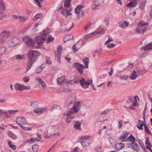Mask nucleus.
<instances>
[{
  "label": "nucleus",
  "mask_w": 152,
  "mask_h": 152,
  "mask_svg": "<svg viewBox=\"0 0 152 152\" xmlns=\"http://www.w3.org/2000/svg\"><path fill=\"white\" fill-rule=\"evenodd\" d=\"M29 78L27 77H23V80L25 82H27L29 81Z\"/></svg>",
  "instance_id": "nucleus-59"
},
{
  "label": "nucleus",
  "mask_w": 152,
  "mask_h": 152,
  "mask_svg": "<svg viewBox=\"0 0 152 152\" xmlns=\"http://www.w3.org/2000/svg\"><path fill=\"white\" fill-rule=\"evenodd\" d=\"M54 39V38H53L52 36L49 35L48 38L47 42L48 43V42H49L52 41Z\"/></svg>",
  "instance_id": "nucleus-50"
},
{
  "label": "nucleus",
  "mask_w": 152,
  "mask_h": 152,
  "mask_svg": "<svg viewBox=\"0 0 152 152\" xmlns=\"http://www.w3.org/2000/svg\"><path fill=\"white\" fill-rule=\"evenodd\" d=\"M29 87H27L23 85H21L20 84L17 83L15 85V89L17 90H18L19 91H22L25 90L26 89H29Z\"/></svg>",
  "instance_id": "nucleus-11"
},
{
  "label": "nucleus",
  "mask_w": 152,
  "mask_h": 152,
  "mask_svg": "<svg viewBox=\"0 0 152 152\" xmlns=\"http://www.w3.org/2000/svg\"><path fill=\"white\" fill-rule=\"evenodd\" d=\"M148 26V24L143 21H141L136 27V30L139 33L142 34L144 32Z\"/></svg>",
  "instance_id": "nucleus-3"
},
{
  "label": "nucleus",
  "mask_w": 152,
  "mask_h": 152,
  "mask_svg": "<svg viewBox=\"0 0 152 152\" xmlns=\"http://www.w3.org/2000/svg\"><path fill=\"white\" fill-rule=\"evenodd\" d=\"M20 18H19V20H20L22 22L25 21L26 20V18H25L24 16H20Z\"/></svg>",
  "instance_id": "nucleus-60"
},
{
  "label": "nucleus",
  "mask_w": 152,
  "mask_h": 152,
  "mask_svg": "<svg viewBox=\"0 0 152 152\" xmlns=\"http://www.w3.org/2000/svg\"><path fill=\"white\" fill-rule=\"evenodd\" d=\"M109 21V19L108 18H106L104 21V23L106 25L108 26Z\"/></svg>",
  "instance_id": "nucleus-63"
},
{
  "label": "nucleus",
  "mask_w": 152,
  "mask_h": 152,
  "mask_svg": "<svg viewBox=\"0 0 152 152\" xmlns=\"http://www.w3.org/2000/svg\"><path fill=\"white\" fill-rule=\"evenodd\" d=\"M45 66V64H43L41 65L40 66H39L37 67L35 69V72L37 73H40L41 72L44 68Z\"/></svg>",
  "instance_id": "nucleus-18"
},
{
  "label": "nucleus",
  "mask_w": 152,
  "mask_h": 152,
  "mask_svg": "<svg viewBox=\"0 0 152 152\" xmlns=\"http://www.w3.org/2000/svg\"><path fill=\"white\" fill-rule=\"evenodd\" d=\"M17 123L20 126V125H25L27 124L26 119L22 117H18L16 119Z\"/></svg>",
  "instance_id": "nucleus-9"
},
{
  "label": "nucleus",
  "mask_w": 152,
  "mask_h": 152,
  "mask_svg": "<svg viewBox=\"0 0 152 152\" xmlns=\"http://www.w3.org/2000/svg\"><path fill=\"white\" fill-rule=\"evenodd\" d=\"M119 26L121 28H125L129 25V23L127 21H124V22H119L118 23Z\"/></svg>",
  "instance_id": "nucleus-14"
},
{
  "label": "nucleus",
  "mask_w": 152,
  "mask_h": 152,
  "mask_svg": "<svg viewBox=\"0 0 152 152\" xmlns=\"http://www.w3.org/2000/svg\"><path fill=\"white\" fill-rule=\"evenodd\" d=\"M129 141L131 142V144H133L135 143V138L131 134L127 138V141Z\"/></svg>",
  "instance_id": "nucleus-25"
},
{
  "label": "nucleus",
  "mask_w": 152,
  "mask_h": 152,
  "mask_svg": "<svg viewBox=\"0 0 152 152\" xmlns=\"http://www.w3.org/2000/svg\"><path fill=\"white\" fill-rule=\"evenodd\" d=\"M108 140L111 144L113 145L115 143L116 140L115 139L111 137H109L108 138Z\"/></svg>",
  "instance_id": "nucleus-45"
},
{
  "label": "nucleus",
  "mask_w": 152,
  "mask_h": 152,
  "mask_svg": "<svg viewBox=\"0 0 152 152\" xmlns=\"http://www.w3.org/2000/svg\"><path fill=\"white\" fill-rule=\"evenodd\" d=\"M128 76L127 75H121L120 76V78L123 79V80H127V79H128Z\"/></svg>",
  "instance_id": "nucleus-57"
},
{
  "label": "nucleus",
  "mask_w": 152,
  "mask_h": 152,
  "mask_svg": "<svg viewBox=\"0 0 152 152\" xmlns=\"http://www.w3.org/2000/svg\"><path fill=\"white\" fill-rule=\"evenodd\" d=\"M72 10V8H70L69 10L67 9H64V10L65 11V12L66 14V16H68L69 15H72V14L71 13V12Z\"/></svg>",
  "instance_id": "nucleus-39"
},
{
  "label": "nucleus",
  "mask_w": 152,
  "mask_h": 152,
  "mask_svg": "<svg viewBox=\"0 0 152 152\" xmlns=\"http://www.w3.org/2000/svg\"><path fill=\"white\" fill-rule=\"evenodd\" d=\"M69 112L66 114V115L68 116L67 117L66 121L68 123H69L70 122L71 120L74 117V116H71L72 114H70V115H68Z\"/></svg>",
  "instance_id": "nucleus-34"
},
{
  "label": "nucleus",
  "mask_w": 152,
  "mask_h": 152,
  "mask_svg": "<svg viewBox=\"0 0 152 152\" xmlns=\"http://www.w3.org/2000/svg\"><path fill=\"white\" fill-rule=\"evenodd\" d=\"M79 82L80 85L83 89H86L89 86L92 84L93 86V81L91 79H85L83 78H81L79 80Z\"/></svg>",
  "instance_id": "nucleus-4"
},
{
  "label": "nucleus",
  "mask_w": 152,
  "mask_h": 152,
  "mask_svg": "<svg viewBox=\"0 0 152 152\" xmlns=\"http://www.w3.org/2000/svg\"><path fill=\"white\" fill-rule=\"evenodd\" d=\"M129 133H126L121 135L119 138V140H121V142L127 141V137L129 135Z\"/></svg>",
  "instance_id": "nucleus-16"
},
{
  "label": "nucleus",
  "mask_w": 152,
  "mask_h": 152,
  "mask_svg": "<svg viewBox=\"0 0 152 152\" xmlns=\"http://www.w3.org/2000/svg\"><path fill=\"white\" fill-rule=\"evenodd\" d=\"M118 122L119 124L118 128L120 129L121 127L122 124V121L121 120H118Z\"/></svg>",
  "instance_id": "nucleus-64"
},
{
  "label": "nucleus",
  "mask_w": 152,
  "mask_h": 152,
  "mask_svg": "<svg viewBox=\"0 0 152 152\" xmlns=\"http://www.w3.org/2000/svg\"><path fill=\"white\" fill-rule=\"evenodd\" d=\"M137 76V75L136 71L134 70L132 74L130 75V78L132 80H135L136 79Z\"/></svg>",
  "instance_id": "nucleus-29"
},
{
  "label": "nucleus",
  "mask_w": 152,
  "mask_h": 152,
  "mask_svg": "<svg viewBox=\"0 0 152 152\" xmlns=\"http://www.w3.org/2000/svg\"><path fill=\"white\" fill-rule=\"evenodd\" d=\"M38 52L35 50H31L28 53V64L26 72H28L31 69L33 64L35 62L38 56Z\"/></svg>",
  "instance_id": "nucleus-1"
},
{
  "label": "nucleus",
  "mask_w": 152,
  "mask_h": 152,
  "mask_svg": "<svg viewBox=\"0 0 152 152\" xmlns=\"http://www.w3.org/2000/svg\"><path fill=\"white\" fill-rule=\"evenodd\" d=\"M113 41V39H112V38H110L108 39L105 42V44L107 45L109 43L111 42V41Z\"/></svg>",
  "instance_id": "nucleus-61"
},
{
  "label": "nucleus",
  "mask_w": 152,
  "mask_h": 152,
  "mask_svg": "<svg viewBox=\"0 0 152 152\" xmlns=\"http://www.w3.org/2000/svg\"><path fill=\"white\" fill-rule=\"evenodd\" d=\"M105 30L103 29H100L97 31H95L92 33H91V34H93L94 35H96L97 34H102L104 33Z\"/></svg>",
  "instance_id": "nucleus-32"
},
{
  "label": "nucleus",
  "mask_w": 152,
  "mask_h": 152,
  "mask_svg": "<svg viewBox=\"0 0 152 152\" xmlns=\"http://www.w3.org/2000/svg\"><path fill=\"white\" fill-rule=\"evenodd\" d=\"M9 136L13 140H16L18 138L17 136L12 132H9L8 133Z\"/></svg>",
  "instance_id": "nucleus-33"
},
{
  "label": "nucleus",
  "mask_w": 152,
  "mask_h": 152,
  "mask_svg": "<svg viewBox=\"0 0 152 152\" xmlns=\"http://www.w3.org/2000/svg\"><path fill=\"white\" fill-rule=\"evenodd\" d=\"M144 127L145 128V129L146 132L148 134H150L151 135V132L149 130V129L147 126V125L146 124H144Z\"/></svg>",
  "instance_id": "nucleus-46"
},
{
  "label": "nucleus",
  "mask_w": 152,
  "mask_h": 152,
  "mask_svg": "<svg viewBox=\"0 0 152 152\" xmlns=\"http://www.w3.org/2000/svg\"><path fill=\"white\" fill-rule=\"evenodd\" d=\"M65 76L64 75L57 78L56 79V80L57 83L61 86L62 85L64 84L65 83L67 84L72 83V80H67Z\"/></svg>",
  "instance_id": "nucleus-6"
},
{
  "label": "nucleus",
  "mask_w": 152,
  "mask_h": 152,
  "mask_svg": "<svg viewBox=\"0 0 152 152\" xmlns=\"http://www.w3.org/2000/svg\"><path fill=\"white\" fill-rule=\"evenodd\" d=\"M73 38V37L72 34L68 35L64 37V42L65 43L68 41L72 39Z\"/></svg>",
  "instance_id": "nucleus-26"
},
{
  "label": "nucleus",
  "mask_w": 152,
  "mask_h": 152,
  "mask_svg": "<svg viewBox=\"0 0 152 152\" xmlns=\"http://www.w3.org/2000/svg\"><path fill=\"white\" fill-rule=\"evenodd\" d=\"M62 50V48L61 46H59L57 48V52H56L61 53Z\"/></svg>",
  "instance_id": "nucleus-58"
},
{
  "label": "nucleus",
  "mask_w": 152,
  "mask_h": 152,
  "mask_svg": "<svg viewBox=\"0 0 152 152\" xmlns=\"http://www.w3.org/2000/svg\"><path fill=\"white\" fill-rule=\"evenodd\" d=\"M94 20L93 19H91L90 20V21L88 23L86 26L84 27V28L85 30H86L89 27L91 24L94 22Z\"/></svg>",
  "instance_id": "nucleus-36"
},
{
  "label": "nucleus",
  "mask_w": 152,
  "mask_h": 152,
  "mask_svg": "<svg viewBox=\"0 0 152 152\" xmlns=\"http://www.w3.org/2000/svg\"><path fill=\"white\" fill-rule=\"evenodd\" d=\"M141 123V120H138V123L137 125V127L139 130H143V126H144V124L143 123L140 124Z\"/></svg>",
  "instance_id": "nucleus-38"
},
{
  "label": "nucleus",
  "mask_w": 152,
  "mask_h": 152,
  "mask_svg": "<svg viewBox=\"0 0 152 152\" xmlns=\"http://www.w3.org/2000/svg\"><path fill=\"white\" fill-rule=\"evenodd\" d=\"M143 48L145 51L152 49V43H149L146 46L144 47Z\"/></svg>",
  "instance_id": "nucleus-30"
},
{
  "label": "nucleus",
  "mask_w": 152,
  "mask_h": 152,
  "mask_svg": "<svg viewBox=\"0 0 152 152\" xmlns=\"http://www.w3.org/2000/svg\"><path fill=\"white\" fill-rule=\"evenodd\" d=\"M19 38L15 37L10 40L8 43V45L9 48L14 47L20 42Z\"/></svg>",
  "instance_id": "nucleus-8"
},
{
  "label": "nucleus",
  "mask_w": 152,
  "mask_h": 152,
  "mask_svg": "<svg viewBox=\"0 0 152 152\" xmlns=\"http://www.w3.org/2000/svg\"><path fill=\"white\" fill-rule=\"evenodd\" d=\"M8 53L7 48L4 45H1L0 47V56H2Z\"/></svg>",
  "instance_id": "nucleus-13"
},
{
  "label": "nucleus",
  "mask_w": 152,
  "mask_h": 152,
  "mask_svg": "<svg viewBox=\"0 0 152 152\" xmlns=\"http://www.w3.org/2000/svg\"><path fill=\"white\" fill-rule=\"evenodd\" d=\"M32 149L34 152L37 151L39 149V146L38 145L34 144L32 146Z\"/></svg>",
  "instance_id": "nucleus-43"
},
{
  "label": "nucleus",
  "mask_w": 152,
  "mask_h": 152,
  "mask_svg": "<svg viewBox=\"0 0 152 152\" xmlns=\"http://www.w3.org/2000/svg\"><path fill=\"white\" fill-rule=\"evenodd\" d=\"M81 107V103L80 101L76 102L73 106V108L70 109L68 115L72 114L78 112Z\"/></svg>",
  "instance_id": "nucleus-5"
},
{
  "label": "nucleus",
  "mask_w": 152,
  "mask_h": 152,
  "mask_svg": "<svg viewBox=\"0 0 152 152\" xmlns=\"http://www.w3.org/2000/svg\"><path fill=\"white\" fill-rule=\"evenodd\" d=\"M75 95L74 94H71L68 97L66 102L71 104L75 100Z\"/></svg>",
  "instance_id": "nucleus-17"
},
{
  "label": "nucleus",
  "mask_w": 152,
  "mask_h": 152,
  "mask_svg": "<svg viewBox=\"0 0 152 152\" xmlns=\"http://www.w3.org/2000/svg\"><path fill=\"white\" fill-rule=\"evenodd\" d=\"M138 2L134 1V0L130 2L129 4L127 5L126 7H134L137 4Z\"/></svg>",
  "instance_id": "nucleus-21"
},
{
  "label": "nucleus",
  "mask_w": 152,
  "mask_h": 152,
  "mask_svg": "<svg viewBox=\"0 0 152 152\" xmlns=\"http://www.w3.org/2000/svg\"><path fill=\"white\" fill-rule=\"evenodd\" d=\"M20 127L22 128V129L25 130H28V131H30L31 130V127H26V126H24L22 125H20Z\"/></svg>",
  "instance_id": "nucleus-47"
},
{
  "label": "nucleus",
  "mask_w": 152,
  "mask_h": 152,
  "mask_svg": "<svg viewBox=\"0 0 152 152\" xmlns=\"http://www.w3.org/2000/svg\"><path fill=\"white\" fill-rule=\"evenodd\" d=\"M71 0H65L64 2L65 7H69L71 6Z\"/></svg>",
  "instance_id": "nucleus-41"
},
{
  "label": "nucleus",
  "mask_w": 152,
  "mask_h": 152,
  "mask_svg": "<svg viewBox=\"0 0 152 152\" xmlns=\"http://www.w3.org/2000/svg\"><path fill=\"white\" fill-rule=\"evenodd\" d=\"M40 80H41V83H40L41 85L43 88L45 89L46 87L45 83L42 79H40Z\"/></svg>",
  "instance_id": "nucleus-54"
},
{
  "label": "nucleus",
  "mask_w": 152,
  "mask_h": 152,
  "mask_svg": "<svg viewBox=\"0 0 152 152\" xmlns=\"http://www.w3.org/2000/svg\"><path fill=\"white\" fill-rule=\"evenodd\" d=\"M145 144H146L148 145L150 147H151V143L150 142L149 140V138L148 137H147L146 139Z\"/></svg>",
  "instance_id": "nucleus-53"
},
{
  "label": "nucleus",
  "mask_w": 152,
  "mask_h": 152,
  "mask_svg": "<svg viewBox=\"0 0 152 152\" xmlns=\"http://www.w3.org/2000/svg\"><path fill=\"white\" fill-rule=\"evenodd\" d=\"M115 46V45L113 43H110L107 45V47L108 48H114Z\"/></svg>",
  "instance_id": "nucleus-56"
},
{
  "label": "nucleus",
  "mask_w": 152,
  "mask_h": 152,
  "mask_svg": "<svg viewBox=\"0 0 152 152\" xmlns=\"http://www.w3.org/2000/svg\"><path fill=\"white\" fill-rule=\"evenodd\" d=\"M45 110L44 108H37L35 109L33 111L34 113L39 115L44 113Z\"/></svg>",
  "instance_id": "nucleus-15"
},
{
  "label": "nucleus",
  "mask_w": 152,
  "mask_h": 152,
  "mask_svg": "<svg viewBox=\"0 0 152 152\" xmlns=\"http://www.w3.org/2000/svg\"><path fill=\"white\" fill-rule=\"evenodd\" d=\"M146 2V0H142L141 3L139 5L140 8L142 10H144L145 9Z\"/></svg>",
  "instance_id": "nucleus-28"
},
{
  "label": "nucleus",
  "mask_w": 152,
  "mask_h": 152,
  "mask_svg": "<svg viewBox=\"0 0 152 152\" xmlns=\"http://www.w3.org/2000/svg\"><path fill=\"white\" fill-rule=\"evenodd\" d=\"M50 30L49 29L45 30L40 36L36 37L37 43L38 45H41L42 43L45 41L46 37L50 34Z\"/></svg>",
  "instance_id": "nucleus-2"
},
{
  "label": "nucleus",
  "mask_w": 152,
  "mask_h": 152,
  "mask_svg": "<svg viewBox=\"0 0 152 152\" xmlns=\"http://www.w3.org/2000/svg\"><path fill=\"white\" fill-rule=\"evenodd\" d=\"M55 54V56L56 58H57V60L58 62H60V58L61 56V54L60 53L56 52V51H54Z\"/></svg>",
  "instance_id": "nucleus-37"
},
{
  "label": "nucleus",
  "mask_w": 152,
  "mask_h": 152,
  "mask_svg": "<svg viewBox=\"0 0 152 152\" xmlns=\"http://www.w3.org/2000/svg\"><path fill=\"white\" fill-rule=\"evenodd\" d=\"M42 16V14L38 13L36 14L35 16V18H34L33 19L34 21H36L38 19L41 18Z\"/></svg>",
  "instance_id": "nucleus-42"
},
{
  "label": "nucleus",
  "mask_w": 152,
  "mask_h": 152,
  "mask_svg": "<svg viewBox=\"0 0 152 152\" xmlns=\"http://www.w3.org/2000/svg\"><path fill=\"white\" fill-rule=\"evenodd\" d=\"M104 0H93V4L96 7H98L103 4Z\"/></svg>",
  "instance_id": "nucleus-20"
},
{
  "label": "nucleus",
  "mask_w": 152,
  "mask_h": 152,
  "mask_svg": "<svg viewBox=\"0 0 152 152\" xmlns=\"http://www.w3.org/2000/svg\"><path fill=\"white\" fill-rule=\"evenodd\" d=\"M10 31L7 30H4L0 33V36L4 39L5 38H7L9 37L10 36Z\"/></svg>",
  "instance_id": "nucleus-12"
},
{
  "label": "nucleus",
  "mask_w": 152,
  "mask_h": 152,
  "mask_svg": "<svg viewBox=\"0 0 152 152\" xmlns=\"http://www.w3.org/2000/svg\"><path fill=\"white\" fill-rule=\"evenodd\" d=\"M53 108H54L55 109H58V110H61V107L59 106H58L57 105H54L53 107Z\"/></svg>",
  "instance_id": "nucleus-62"
},
{
  "label": "nucleus",
  "mask_w": 152,
  "mask_h": 152,
  "mask_svg": "<svg viewBox=\"0 0 152 152\" xmlns=\"http://www.w3.org/2000/svg\"><path fill=\"white\" fill-rule=\"evenodd\" d=\"M36 2V4L39 7L41 8L42 7L41 5L40 4V2L39 1H40L41 2H42L43 1V0H34Z\"/></svg>",
  "instance_id": "nucleus-48"
},
{
  "label": "nucleus",
  "mask_w": 152,
  "mask_h": 152,
  "mask_svg": "<svg viewBox=\"0 0 152 152\" xmlns=\"http://www.w3.org/2000/svg\"><path fill=\"white\" fill-rule=\"evenodd\" d=\"M74 66L78 71L80 74L83 73L85 66L83 64L78 63H75L74 64Z\"/></svg>",
  "instance_id": "nucleus-10"
},
{
  "label": "nucleus",
  "mask_w": 152,
  "mask_h": 152,
  "mask_svg": "<svg viewBox=\"0 0 152 152\" xmlns=\"http://www.w3.org/2000/svg\"><path fill=\"white\" fill-rule=\"evenodd\" d=\"M132 148L134 150L137 152H139L140 149L139 146L135 142L133 144L131 145Z\"/></svg>",
  "instance_id": "nucleus-19"
},
{
  "label": "nucleus",
  "mask_w": 152,
  "mask_h": 152,
  "mask_svg": "<svg viewBox=\"0 0 152 152\" xmlns=\"http://www.w3.org/2000/svg\"><path fill=\"white\" fill-rule=\"evenodd\" d=\"M81 124L80 123L78 122L74 124V128L75 129H81Z\"/></svg>",
  "instance_id": "nucleus-40"
},
{
  "label": "nucleus",
  "mask_w": 152,
  "mask_h": 152,
  "mask_svg": "<svg viewBox=\"0 0 152 152\" xmlns=\"http://www.w3.org/2000/svg\"><path fill=\"white\" fill-rule=\"evenodd\" d=\"M89 59L88 58L86 57L84 58H83V63L85 65V67L86 68H88V64L89 62Z\"/></svg>",
  "instance_id": "nucleus-27"
},
{
  "label": "nucleus",
  "mask_w": 152,
  "mask_h": 152,
  "mask_svg": "<svg viewBox=\"0 0 152 152\" xmlns=\"http://www.w3.org/2000/svg\"><path fill=\"white\" fill-rule=\"evenodd\" d=\"M84 8V6L81 4L77 5V7L75 9V13H78L80 12V10Z\"/></svg>",
  "instance_id": "nucleus-22"
},
{
  "label": "nucleus",
  "mask_w": 152,
  "mask_h": 152,
  "mask_svg": "<svg viewBox=\"0 0 152 152\" xmlns=\"http://www.w3.org/2000/svg\"><path fill=\"white\" fill-rule=\"evenodd\" d=\"M18 111V110H8V113H10V115L11 114L13 115Z\"/></svg>",
  "instance_id": "nucleus-52"
},
{
  "label": "nucleus",
  "mask_w": 152,
  "mask_h": 152,
  "mask_svg": "<svg viewBox=\"0 0 152 152\" xmlns=\"http://www.w3.org/2000/svg\"><path fill=\"white\" fill-rule=\"evenodd\" d=\"M109 111L108 109L106 110L103 111L99 112V114L100 115H102L103 114H106Z\"/></svg>",
  "instance_id": "nucleus-49"
},
{
  "label": "nucleus",
  "mask_w": 152,
  "mask_h": 152,
  "mask_svg": "<svg viewBox=\"0 0 152 152\" xmlns=\"http://www.w3.org/2000/svg\"><path fill=\"white\" fill-rule=\"evenodd\" d=\"M124 144L121 142H120L116 144L115 145V148L117 150L119 151L124 147Z\"/></svg>",
  "instance_id": "nucleus-24"
},
{
  "label": "nucleus",
  "mask_w": 152,
  "mask_h": 152,
  "mask_svg": "<svg viewBox=\"0 0 152 152\" xmlns=\"http://www.w3.org/2000/svg\"><path fill=\"white\" fill-rule=\"evenodd\" d=\"M38 104V103L36 102H32L31 103V106L33 107H36Z\"/></svg>",
  "instance_id": "nucleus-55"
},
{
  "label": "nucleus",
  "mask_w": 152,
  "mask_h": 152,
  "mask_svg": "<svg viewBox=\"0 0 152 152\" xmlns=\"http://www.w3.org/2000/svg\"><path fill=\"white\" fill-rule=\"evenodd\" d=\"M3 114L4 115L5 117L7 118H9L10 117V113L8 112L5 111L3 112Z\"/></svg>",
  "instance_id": "nucleus-51"
},
{
  "label": "nucleus",
  "mask_w": 152,
  "mask_h": 152,
  "mask_svg": "<svg viewBox=\"0 0 152 152\" xmlns=\"http://www.w3.org/2000/svg\"><path fill=\"white\" fill-rule=\"evenodd\" d=\"M80 143L83 148H85L88 145V143L85 139H83L80 141Z\"/></svg>",
  "instance_id": "nucleus-35"
},
{
  "label": "nucleus",
  "mask_w": 152,
  "mask_h": 152,
  "mask_svg": "<svg viewBox=\"0 0 152 152\" xmlns=\"http://www.w3.org/2000/svg\"><path fill=\"white\" fill-rule=\"evenodd\" d=\"M5 8V6L2 0H0V13L2 12Z\"/></svg>",
  "instance_id": "nucleus-31"
},
{
  "label": "nucleus",
  "mask_w": 152,
  "mask_h": 152,
  "mask_svg": "<svg viewBox=\"0 0 152 152\" xmlns=\"http://www.w3.org/2000/svg\"><path fill=\"white\" fill-rule=\"evenodd\" d=\"M23 42L27 45L32 47L34 45V41L30 37L25 36L22 38Z\"/></svg>",
  "instance_id": "nucleus-7"
},
{
  "label": "nucleus",
  "mask_w": 152,
  "mask_h": 152,
  "mask_svg": "<svg viewBox=\"0 0 152 152\" xmlns=\"http://www.w3.org/2000/svg\"><path fill=\"white\" fill-rule=\"evenodd\" d=\"M39 140H37L36 138L34 139L31 138L30 139H27L25 140L24 141V143L25 144L28 143H34L35 141H39Z\"/></svg>",
  "instance_id": "nucleus-23"
},
{
  "label": "nucleus",
  "mask_w": 152,
  "mask_h": 152,
  "mask_svg": "<svg viewBox=\"0 0 152 152\" xmlns=\"http://www.w3.org/2000/svg\"><path fill=\"white\" fill-rule=\"evenodd\" d=\"M15 58L16 60H22L24 58V56L23 55L20 56L17 55L15 56Z\"/></svg>",
  "instance_id": "nucleus-44"
}]
</instances>
